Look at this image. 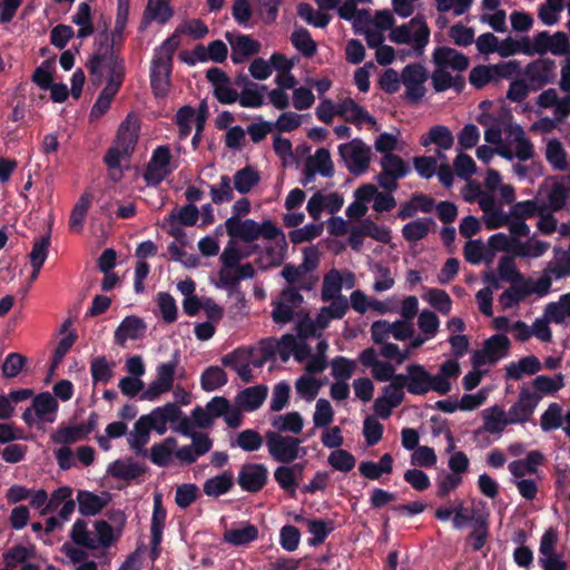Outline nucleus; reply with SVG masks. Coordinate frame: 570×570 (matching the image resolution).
<instances>
[{"label":"nucleus","mask_w":570,"mask_h":570,"mask_svg":"<svg viewBox=\"0 0 570 570\" xmlns=\"http://www.w3.org/2000/svg\"><path fill=\"white\" fill-rule=\"evenodd\" d=\"M104 62L108 69L107 83L104 88L118 94L126 76L125 59L119 53H102L100 50L94 52L87 60L86 68L91 76H97V83H100L101 80Z\"/></svg>","instance_id":"1"},{"label":"nucleus","mask_w":570,"mask_h":570,"mask_svg":"<svg viewBox=\"0 0 570 570\" xmlns=\"http://www.w3.org/2000/svg\"><path fill=\"white\" fill-rule=\"evenodd\" d=\"M550 291V278L548 276L541 275L535 282L531 277H528L523 283L512 284L505 289L500 295L499 302L503 308H512L533 293L543 297L548 295Z\"/></svg>","instance_id":"2"},{"label":"nucleus","mask_w":570,"mask_h":570,"mask_svg":"<svg viewBox=\"0 0 570 570\" xmlns=\"http://www.w3.org/2000/svg\"><path fill=\"white\" fill-rule=\"evenodd\" d=\"M265 439L268 453L276 462L291 464L306 453L305 450L299 446L302 441L297 438L268 431L265 434Z\"/></svg>","instance_id":"3"},{"label":"nucleus","mask_w":570,"mask_h":570,"mask_svg":"<svg viewBox=\"0 0 570 570\" xmlns=\"http://www.w3.org/2000/svg\"><path fill=\"white\" fill-rule=\"evenodd\" d=\"M428 79L429 72L421 63L406 65L401 72V81L405 87L404 99L417 104L426 94L424 83Z\"/></svg>","instance_id":"4"},{"label":"nucleus","mask_w":570,"mask_h":570,"mask_svg":"<svg viewBox=\"0 0 570 570\" xmlns=\"http://www.w3.org/2000/svg\"><path fill=\"white\" fill-rule=\"evenodd\" d=\"M541 394L522 386L517 401L507 413L508 422L512 424H523L532 419L535 407L541 401Z\"/></svg>","instance_id":"5"},{"label":"nucleus","mask_w":570,"mask_h":570,"mask_svg":"<svg viewBox=\"0 0 570 570\" xmlns=\"http://www.w3.org/2000/svg\"><path fill=\"white\" fill-rule=\"evenodd\" d=\"M338 151L352 174L361 175L367 170L371 150L361 139L340 145Z\"/></svg>","instance_id":"6"},{"label":"nucleus","mask_w":570,"mask_h":570,"mask_svg":"<svg viewBox=\"0 0 570 570\" xmlns=\"http://www.w3.org/2000/svg\"><path fill=\"white\" fill-rule=\"evenodd\" d=\"M556 62L550 58H539L528 63L522 71L532 86V91H538L556 78Z\"/></svg>","instance_id":"7"},{"label":"nucleus","mask_w":570,"mask_h":570,"mask_svg":"<svg viewBox=\"0 0 570 570\" xmlns=\"http://www.w3.org/2000/svg\"><path fill=\"white\" fill-rule=\"evenodd\" d=\"M268 470L263 463H246L242 465L237 483L243 491L259 492L267 483Z\"/></svg>","instance_id":"8"},{"label":"nucleus","mask_w":570,"mask_h":570,"mask_svg":"<svg viewBox=\"0 0 570 570\" xmlns=\"http://www.w3.org/2000/svg\"><path fill=\"white\" fill-rule=\"evenodd\" d=\"M173 16L174 9L170 7L169 0H148L138 30L144 32L153 21L165 24Z\"/></svg>","instance_id":"9"},{"label":"nucleus","mask_w":570,"mask_h":570,"mask_svg":"<svg viewBox=\"0 0 570 570\" xmlns=\"http://www.w3.org/2000/svg\"><path fill=\"white\" fill-rule=\"evenodd\" d=\"M253 356L252 348L238 347L232 353H228L222 357V364L226 367L233 368L240 380L245 383L253 381V371L249 366V360Z\"/></svg>","instance_id":"10"},{"label":"nucleus","mask_w":570,"mask_h":570,"mask_svg":"<svg viewBox=\"0 0 570 570\" xmlns=\"http://www.w3.org/2000/svg\"><path fill=\"white\" fill-rule=\"evenodd\" d=\"M336 115L355 126H360L363 122L376 124L375 118L351 97L344 98L336 105Z\"/></svg>","instance_id":"11"},{"label":"nucleus","mask_w":570,"mask_h":570,"mask_svg":"<svg viewBox=\"0 0 570 570\" xmlns=\"http://www.w3.org/2000/svg\"><path fill=\"white\" fill-rule=\"evenodd\" d=\"M432 60L435 67L452 68L456 71L466 70L470 63L464 53L446 46L436 47L432 53Z\"/></svg>","instance_id":"12"},{"label":"nucleus","mask_w":570,"mask_h":570,"mask_svg":"<svg viewBox=\"0 0 570 570\" xmlns=\"http://www.w3.org/2000/svg\"><path fill=\"white\" fill-rule=\"evenodd\" d=\"M225 227L230 238H237L245 243L258 239V223L254 219L242 220L237 216H232L225 222Z\"/></svg>","instance_id":"13"},{"label":"nucleus","mask_w":570,"mask_h":570,"mask_svg":"<svg viewBox=\"0 0 570 570\" xmlns=\"http://www.w3.org/2000/svg\"><path fill=\"white\" fill-rule=\"evenodd\" d=\"M138 137L139 125L137 124V120H131V115H128L119 125L114 146L120 148L125 155L130 156L138 142Z\"/></svg>","instance_id":"14"},{"label":"nucleus","mask_w":570,"mask_h":570,"mask_svg":"<svg viewBox=\"0 0 570 570\" xmlns=\"http://www.w3.org/2000/svg\"><path fill=\"white\" fill-rule=\"evenodd\" d=\"M226 38L232 46V61L236 65L261 51V42L249 36L238 35L233 39L229 33H226Z\"/></svg>","instance_id":"15"},{"label":"nucleus","mask_w":570,"mask_h":570,"mask_svg":"<svg viewBox=\"0 0 570 570\" xmlns=\"http://www.w3.org/2000/svg\"><path fill=\"white\" fill-rule=\"evenodd\" d=\"M146 331V324L142 318L130 315L126 316L115 331V342L124 345L127 340H138Z\"/></svg>","instance_id":"16"},{"label":"nucleus","mask_w":570,"mask_h":570,"mask_svg":"<svg viewBox=\"0 0 570 570\" xmlns=\"http://www.w3.org/2000/svg\"><path fill=\"white\" fill-rule=\"evenodd\" d=\"M171 67H163L160 62L151 60L150 87L156 98H165L170 89Z\"/></svg>","instance_id":"17"},{"label":"nucleus","mask_w":570,"mask_h":570,"mask_svg":"<svg viewBox=\"0 0 570 570\" xmlns=\"http://www.w3.org/2000/svg\"><path fill=\"white\" fill-rule=\"evenodd\" d=\"M267 393L266 385L246 387L237 394L236 405L246 412L255 411L264 403Z\"/></svg>","instance_id":"18"},{"label":"nucleus","mask_w":570,"mask_h":570,"mask_svg":"<svg viewBox=\"0 0 570 570\" xmlns=\"http://www.w3.org/2000/svg\"><path fill=\"white\" fill-rule=\"evenodd\" d=\"M58 407V401L49 392L39 393L32 400L35 414L42 422L52 423L56 420Z\"/></svg>","instance_id":"19"},{"label":"nucleus","mask_w":570,"mask_h":570,"mask_svg":"<svg viewBox=\"0 0 570 570\" xmlns=\"http://www.w3.org/2000/svg\"><path fill=\"white\" fill-rule=\"evenodd\" d=\"M409 373V393L424 395L430 391L431 373L421 364H410L406 367Z\"/></svg>","instance_id":"20"},{"label":"nucleus","mask_w":570,"mask_h":570,"mask_svg":"<svg viewBox=\"0 0 570 570\" xmlns=\"http://www.w3.org/2000/svg\"><path fill=\"white\" fill-rule=\"evenodd\" d=\"M542 368L541 362L534 355L520 358L518 362H511L505 366V377L508 380L519 381L523 374L533 375Z\"/></svg>","instance_id":"21"},{"label":"nucleus","mask_w":570,"mask_h":570,"mask_svg":"<svg viewBox=\"0 0 570 570\" xmlns=\"http://www.w3.org/2000/svg\"><path fill=\"white\" fill-rule=\"evenodd\" d=\"M78 510L81 515H96L108 504L109 499L102 498L87 490H79L77 493Z\"/></svg>","instance_id":"22"},{"label":"nucleus","mask_w":570,"mask_h":570,"mask_svg":"<svg viewBox=\"0 0 570 570\" xmlns=\"http://www.w3.org/2000/svg\"><path fill=\"white\" fill-rule=\"evenodd\" d=\"M234 487V474L226 470L223 473L207 479L203 484V491L206 495L218 498L228 493Z\"/></svg>","instance_id":"23"},{"label":"nucleus","mask_w":570,"mask_h":570,"mask_svg":"<svg viewBox=\"0 0 570 570\" xmlns=\"http://www.w3.org/2000/svg\"><path fill=\"white\" fill-rule=\"evenodd\" d=\"M127 23L115 21L114 30L111 35H108L107 23H104V29L100 37H104V41L100 42L99 49L102 53H119V49L124 42V32Z\"/></svg>","instance_id":"24"},{"label":"nucleus","mask_w":570,"mask_h":570,"mask_svg":"<svg viewBox=\"0 0 570 570\" xmlns=\"http://www.w3.org/2000/svg\"><path fill=\"white\" fill-rule=\"evenodd\" d=\"M420 142L424 147L434 144L440 149L448 150L453 146L454 137L446 126L435 125L430 128L426 135L421 137Z\"/></svg>","instance_id":"25"},{"label":"nucleus","mask_w":570,"mask_h":570,"mask_svg":"<svg viewBox=\"0 0 570 570\" xmlns=\"http://www.w3.org/2000/svg\"><path fill=\"white\" fill-rule=\"evenodd\" d=\"M543 459L544 456L540 451H530L525 459L512 461L509 464V471L515 478H522L527 473L533 474L538 471L537 468L542 463Z\"/></svg>","instance_id":"26"},{"label":"nucleus","mask_w":570,"mask_h":570,"mask_svg":"<svg viewBox=\"0 0 570 570\" xmlns=\"http://www.w3.org/2000/svg\"><path fill=\"white\" fill-rule=\"evenodd\" d=\"M295 520L297 522L305 521V519L302 515H297ZM306 523L308 532L313 534V537L308 539V546L311 547H317L322 544L330 535V533L334 530L333 521L309 519L306 520Z\"/></svg>","instance_id":"27"},{"label":"nucleus","mask_w":570,"mask_h":570,"mask_svg":"<svg viewBox=\"0 0 570 570\" xmlns=\"http://www.w3.org/2000/svg\"><path fill=\"white\" fill-rule=\"evenodd\" d=\"M176 448L177 440L174 436L166 438L161 443H156L150 448V461L160 468L168 466Z\"/></svg>","instance_id":"28"},{"label":"nucleus","mask_w":570,"mask_h":570,"mask_svg":"<svg viewBox=\"0 0 570 570\" xmlns=\"http://www.w3.org/2000/svg\"><path fill=\"white\" fill-rule=\"evenodd\" d=\"M150 417L141 415L134 424V431L128 438V443L136 452H141L150 438Z\"/></svg>","instance_id":"29"},{"label":"nucleus","mask_w":570,"mask_h":570,"mask_svg":"<svg viewBox=\"0 0 570 570\" xmlns=\"http://www.w3.org/2000/svg\"><path fill=\"white\" fill-rule=\"evenodd\" d=\"M94 195L90 191H85L77 203L75 204L70 217L69 228L72 232H80L83 228V222L87 216L88 209L92 203Z\"/></svg>","instance_id":"30"},{"label":"nucleus","mask_w":570,"mask_h":570,"mask_svg":"<svg viewBox=\"0 0 570 570\" xmlns=\"http://www.w3.org/2000/svg\"><path fill=\"white\" fill-rule=\"evenodd\" d=\"M508 421L505 411L498 405L484 411V430L491 434L502 433L507 425H511Z\"/></svg>","instance_id":"31"},{"label":"nucleus","mask_w":570,"mask_h":570,"mask_svg":"<svg viewBox=\"0 0 570 570\" xmlns=\"http://www.w3.org/2000/svg\"><path fill=\"white\" fill-rule=\"evenodd\" d=\"M258 538V529L247 523L239 529H229L224 532V541L235 547L246 546Z\"/></svg>","instance_id":"32"},{"label":"nucleus","mask_w":570,"mask_h":570,"mask_svg":"<svg viewBox=\"0 0 570 570\" xmlns=\"http://www.w3.org/2000/svg\"><path fill=\"white\" fill-rule=\"evenodd\" d=\"M227 382L226 372L217 365L208 366L200 375V386L206 392L218 390Z\"/></svg>","instance_id":"33"},{"label":"nucleus","mask_w":570,"mask_h":570,"mask_svg":"<svg viewBox=\"0 0 570 570\" xmlns=\"http://www.w3.org/2000/svg\"><path fill=\"white\" fill-rule=\"evenodd\" d=\"M381 167L383 176L392 175L394 179L405 177L410 171V166L395 154H386L381 158Z\"/></svg>","instance_id":"34"},{"label":"nucleus","mask_w":570,"mask_h":570,"mask_svg":"<svg viewBox=\"0 0 570 570\" xmlns=\"http://www.w3.org/2000/svg\"><path fill=\"white\" fill-rule=\"evenodd\" d=\"M544 315L554 324H562L566 317H570V293L562 294L558 302L548 303Z\"/></svg>","instance_id":"35"},{"label":"nucleus","mask_w":570,"mask_h":570,"mask_svg":"<svg viewBox=\"0 0 570 570\" xmlns=\"http://www.w3.org/2000/svg\"><path fill=\"white\" fill-rule=\"evenodd\" d=\"M180 361V352L176 350L173 355L171 360L167 363H161L157 366V377L156 381L159 382V385H163L165 389H168L169 391L174 386L175 375L177 367L179 365Z\"/></svg>","instance_id":"36"},{"label":"nucleus","mask_w":570,"mask_h":570,"mask_svg":"<svg viewBox=\"0 0 570 570\" xmlns=\"http://www.w3.org/2000/svg\"><path fill=\"white\" fill-rule=\"evenodd\" d=\"M72 22L80 28L77 31V37L85 39L95 32V27L91 18V8L87 2H81L77 12L72 16Z\"/></svg>","instance_id":"37"},{"label":"nucleus","mask_w":570,"mask_h":570,"mask_svg":"<svg viewBox=\"0 0 570 570\" xmlns=\"http://www.w3.org/2000/svg\"><path fill=\"white\" fill-rule=\"evenodd\" d=\"M283 0H256L255 14L266 26L276 22Z\"/></svg>","instance_id":"38"},{"label":"nucleus","mask_w":570,"mask_h":570,"mask_svg":"<svg viewBox=\"0 0 570 570\" xmlns=\"http://www.w3.org/2000/svg\"><path fill=\"white\" fill-rule=\"evenodd\" d=\"M432 218H422L405 224L402 228V236L407 242H419L425 238L430 232V226L434 225Z\"/></svg>","instance_id":"39"},{"label":"nucleus","mask_w":570,"mask_h":570,"mask_svg":"<svg viewBox=\"0 0 570 570\" xmlns=\"http://www.w3.org/2000/svg\"><path fill=\"white\" fill-rule=\"evenodd\" d=\"M292 45L306 58H311L316 53L317 45L313 40L309 31L299 28L293 31L291 36Z\"/></svg>","instance_id":"40"},{"label":"nucleus","mask_w":570,"mask_h":570,"mask_svg":"<svg viewBox=\"0 0 570 570\" xmlns=\"http://www.w3.org/2000/svg\"><path fill=\"white\" fill-rule=\"evenodd\" d=\"M261 180L259 173L250 166L242 168L234 175L235 189L240 194H247Z\"/></svg>","instance_id":"41"},{"label":"nucleus","mask_w":570,"mask_h":570,"mask_svg":"<svg viewBox=\"0 0 570 570\" xmlns=\"http://www.w3.org/2000/svg\"><path fill=\"white\" fill-rule=\"evenodd\" d=\"M306 163L314 167L323 177L331 178L334 176V164L326 148L317 149L313 156L307 157Z\"/></svg>","instance_id":"42"},{"label":"nucleus","mask_w":570,"mask_h":570,"mask_svg":"<svg viewBox=\"0 0 570 570\" xmlns=\"http://www.w3.org/2000/svg\"><path fill=\"white\" fill-rule=\"evenodd\" d=\"M267 89L265 85L249 83L238 96V102L244 108H259L264 105L263 92Z\"/></svg>","instance_id":"43"},{"label":"nucleus","mask_w":570,"mask_h":570,"mask_svg":"<svg viewBox=\"0 0 570 570\" xmlns=\"http://www.w3.org/2000/svg\"><path fill=\"white\" fill-rule=\"evenodd\" d=\"M272 425L278 432H292L297 434L302 431L304 422L303 417L298 412H288L283 415H277L274 417Z\"/></svg>","instance_id":"44"},{"label":"nucleus","mask_w":570,"mask_h":570,"mask_svg":"<svg viewBox=\"0 0 570 570\" xmlns=\"http://www.w3.org/2000/svg\"><path fill=\"white\" fill-rule=\"evenodd\" d=\"M108 473L116 479L130 481L140 476L144 469L136 463H125L121 460H116L108 466Z\"/></svg>","instance_id":"45"},{"label":"nucleus","mask_w":570,"mask_h":570,"mask_svg":"<svg viewBox=\"0 0 570 570\" xmlns=\"http://www.w3.org/2000/svg\"><path fill=\"white\" fill-rule=\"evenodd\" d=\"M35 547L27 548L21 544H16L3 553V562L6 568L11 570L18 564H23L30 558L35 557Z\"/></svg>","instance_id":"46"},{"label":"nucleus","mask_w":570,"mask_h":570,"mask_svg":"<svg viewBox=\"0 0 570 570\" xmlns=\"http://www.w3.org/2000/svg\"><path fill=\"white\" fill-rule=\"evenodd\" d=\"M546 158L557 170H566L568 167L567 153L562 144L556 138L548 141Z\"/></svg>","instance_id":"47"},{"label":"nucleus","mask_w":570,"mask_h":570,"mask_svg":"<svg viewBox=\"0 0 570 570\" xmlns=\"http://www.w3.org/2000/svg\"><path fill=\"white\" fill-rule=\"evenodd\" d=\"M274 479L278 487L285 491L291 498L296 497V489L298 482H296L292 469L288 464H282L274 470Z\"/></svg>","instance_id":"48"},{"label":"nucleus","mask_w":570,"mask_h":570,"mask_svg":"<svg viewBox=\"0 0 570 570\" xmlns=\"http://www.w3.org/2000/svg\"><path fill=\"white\" fill-rule=\"evenodd\" d=\"M342 289V277L337 269L330 271L323 278L321 297L323 302H328L338 295Z\"/></svg>","instance_id":"49"},{"label":"nucleus","mask_w":570,"mask_h":570,"mask_svg":"<svg viewBox=\"0 0 570 570\" xmlns=\"http://www.w3.org/2000/svg\"><path fill=\"white\" fill-rule=\"evenodd\" d=\"M86 438L87 435L81 430L80 424L73 426H59L57 431L51 434V441L56 444H72Z\"/></svg>","instance_id":"50"},{"label":"nucleus","mask_w":570,"mask_h":570,"mask_svg":"<svg viewBox=\"0 0 570 570\" xmlns=\"http://www.w3.org/2000/svg\"><path fill=\"white\" fill-rule=\"evenodd\" d=\"M432 307L443 315H449L452 308V299L450 295L440 288H430L424 295Z\"/></svg>","instance_id":"51"},{"label":"nucleus","mask_w":570,"mask_h":570,"mask_svg":"<svg viewBox=\"0 0 570 570\" xmlns=\"http://www.w3.org/2000/svg\"><path fill=\"white\" fill-rule=\"evenodd\" d=\"M410 26L419 27L415 32L412 35V40L414 45V49L421 55L425 46L430 40V29L422 16H415L411 19Z\"/></svg>","instance_id":"52"},{"label":"nucleus","mask_w":570,"mask_h":570,"mask_svg":"<svg viewBox=\"0 0 570 570\" xmlns=\"http://www.w3.org/2000/svg\"><path fill=\"white\" fill-rule=\"evenodd\" d=\"M70 538L77 546L85 547L87 549L97 548L95 539L87 529V522L82 519H78L73 523L70 531Z\"/></svg>","instance_id":"53"},{"label":"nucleus","mask_w":570,"mask_h":570,"mask_svg":"<svg viewBox=\"0 0 570 570\" xmlns=\"http://www.w3.org/2000/svg\"><path fill=\"white\" fill-rule=\"evenodd\" d=\"M167 511L163 505V495L156 493L154 495V507L150 524V534L163 535Z\"/></svg>","instance_id":"54"},{"label":"nucleus","mask_w":570,"mask_h":570,"mask_svg":"<svg viewBox=\"0 0 570 570\" xmlns=\"http://www.w3.org/2000/svg\"><path fill=\"white\" fill-rule=\"evenodd\" d=\"M90 373L94 383H108L114 375L111 365L105 356H97L90 362Z\"/></svg>","instance_id":"55"},{"label":"nucleus","mask_w":570,"mask_h":570,"mask_svg":"<svg viewBox=\"0 0 570 570\" xmlns=\"http://www.w3.org/2000/svg\"><path fill=\"white\" fill-rule=\"evenodd\" d=\"M570 198V188L562 183H554L548 194L549 208L552 212L563 209Z\"/></svg>","instance_id":"56"},{"label":"nucleus","mask_w":570,"mask_h":570,"mask_svg":"<svg viewBox=\"0 0 570 570\" xmlns=\"http://www.w3.org/2000/svg\"><path fill=\"white\" fill-rule=\"evenodd\" d=\"M327 461L332 468L345 473L352 471L356 464L355 456L343 449L334 450Z\"/></svg>","instance_id":"57"},{"label":"nucleus","mask_w":570,"mask_h":570,"mask_svg":"<svg viewBox=\"0 0 570 570\" xmlns=\"http://www.w3.org/2000/svg\"><path fill=\"white\" fill-rule=\"evenodd\" d=\"M541 429L544 432L557 430L562 425V407L558 403L549 404L540 420Z\"/></svg>","instance_id":"58"},{"label":"nucleus","mask_w":570,"mask_h":570,"mask_svg":"<svg viewBox=\"0 0 570 570\" xmlns=\"http://www.w3.org/2000/svg\"><path fill=\"white\" fill-rule=\"evenodd\" d=\"M500 278L511 284L523 283L525 278L518 269L512 257H501L498 266Z\"/></svg>","instance_id":"59"},{"label":"nucleus","mask_w":570,"mask_h":570,"mask_svg":"<svg viewBox=\"0 0 570 570\" xmlns=\"http://www.w3.org/2000/svg\"><path fill=\"white\" fill-rule=\"evenodd\" d=\"M323 224H307L302 228L293 229L288 233L289 240L297 245L311 242L323 233Z\"/></svg>","instance_id":"60"},{"label":"nucleus","mask_w":570,"mask_h":570,"mask_svg":"<svg viewBox=\"0 0 570 570\" xmlns=\"http://www.w3.org/2000/svg\"><path fill=\"white\" fill-rule=\"evenodd\" d=\"M332 375L337 381H346L352 377L356 363L345 356H336L332 360Z\"/></svg>","instance_id":"61"},{"label":"nucleus","mask_w":570,"mask_h":570,"mask_svg":"<svg viewBox=\"0 0 570 570\" xmlns=\"http://www.w3.org/2000/svg\"><path fill=\"white\" fill-rule=\"evenodd\" d=\"M51 240V232L50 229L39 238L35 239L32 249L29 254L30 263H36L38 265H43L50 246Z\"/></svg>","instance_id":"62"},{"label":"nucleus","mask_w":570,"mask_h":570,"mask_svg":"<svg viewBox=\"0 0 570 570\" xmlns=\"http://www.w3.org/2000/svg\"><path fill=\"white\" fill-rule=\"evenodd\" d=\"M263 436L253 429H246L238 433L236 444L246 452H254L262 448Z\"/></svg>","instance_id":"63"},{"label":"nucleus","mask_w":570,"mask_h":570,"mask_svg":"<svg viewBox=\"0 0 570 570\" xmlns=\"http://www.w3.org/2000/svg\"><path fill=\"white\" fill-rule=\"evenodd\" d=\"M199 489L194 483L178 485L175 493V502L180 509L188 508L198 498Z\"/></svg>","instance_id":"64"}]
</instances>
